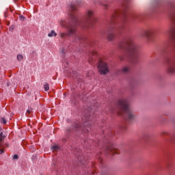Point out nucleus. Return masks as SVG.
<instances>
[{"label": "nucleus", "instance_id": "obj_11", "mask_svg": "<svg viewBox=\"0 0 175 175\" xmlns=\"http://www.w3.org/2000/svg\"><path fill=\"white\" fill-rule=\"evenodd\" d=\"M18 156H17L16 154L14 155V159H18Z\"/></svg>", "mask_w": 175, "mask_h": 175}, {"label": "nucleus", "instance_id": "obj_8", "mask_svg": "<svg viewBox=\"0 0 175 175\" xmlns=\"http://www.w3.org/2000/svg\"><path fill=\"white\" fill-rule=\"evenodd\" d=\"M23 58H24V57L23 56V55H17V59L18 61H21L23 59Z\"/></svg>", "mask_w": 175, "mask_h": 175}, {"label": "nucleus", "instance_id": "obj_4", "mask_svg": "<svg viewBox=\"0 0 175 175\" xmlns=\"http://www.w3.org/2000/svg\"><path fill=\"white\" fill-rule=\"evenodd\" d=\"M48 36L49 37V38H51V37H53V36H57V33H55V31H51L49 34H48Z\"/></svg>", "mask_w": 175, "mask_h": 175}, {"label": "nucleus", "instance_id": "obj_6", "mask_svg": "<svg viewBox=\"0 0 175 175\" xmlns=\"http://www.w3.org/2000/svg\"><path fill=\"white\" fill-rule=\"evenodd\" d=\"M44 91H49L50 90V87L49 86L48 83H46L44 85Z\"/></svg>", "mask_w": 175, "mask_h": 175}, {"label": "nucleus", "instance_id": "obj_14", "mask_svg": "<svg viewBox=\"0 0 175 175\" xmlns=\"http://www.w3.org/2000/svg\"><path fill=\"white\" fill-rule=\"evenodd\" d=\"M0 152H1V154H3V150L2 149H1V150H0Z\"/></svg>", "mask_w": 175, "mask_h": 175}, {"label": "nucleus", "instance_id": "obj_5", "mask_svg": "<svg viewBox=\"0 0 175 175\" xmlns=\"http://www.w3.org/2000/svg\"><path fill=\"white\" fill-rule=\"evenodd\" d=\"M75 28L70 29L69 31L67 33V35H72V33H75Z\"/></svg>", "mask_w": 175, "mask_h": 175}, {"label": "nucleus", "instance_id": "obj_2", "mask_svg": "<svg viewBox=\"0 0 175 175\" xmlns=\"http://www.w3.org/2000/svg\"><path fill=\"white\" fill-rule=\"evenodd\" d=\"M119 106L120 107L121 110H123V111H125V113H128V104H126V101H119Z\"/></svg>", "mask_w": 175, "mask_h": 175}, {"label": "nucleus", "instance_id": "obj_1", "mask_svg": "<svg viewBox=\"0 0 175 175\" xmlns=\"http://www.w3.org/2000/svg\"><path fill=\"white\" fill-rule=\"evenodd\" d=\"M97 68L100 72V75H107V73H109L107 63L103 60L99 61Z\"/></svg>", "mask_w": 175, "mask_h": 175}, {"label": "nucleus", "instance_id": "obj_10", "mask_svg": "<svg viewBox=\"0 0 175 175\" xmlns=\"http://www.w3.org/2000/svg\"><path fill=\"white\" fill-rule=\"evenodd\" d=\"M1 121L3 124H6V120L4 118H1Z\"/></svg>", "mask_w": 175, "mask_h": 175}, {"label": "nucleus", "instance_id": "obj_13", "mask_svg": "<svg viewBox=\"0 0 175 175\" xmlns=\"http://www.w3.org/2000/svg\"><path fill=\"white\" fill-rule=\"evenodd\" d=\"M124 72H126V70H128V68H125L123 69Z\"/></svg>", "mask_w": 175, "mask_h": 175}, {"label": "nucleus", "instance_id": "obj_15", "mask_svg": "<svg viewBox=\"0 0 175 175\" xmlns=\"http://www.w3.org/2000/svg\"><path fill=\"white\" fill-rule=\"evenodd\" d=\"M27 112L29 113V110H27Z\"/></svg>", "mask_w": 175, "mask_h": 175}, {"label": "nucleus", "instance_id": "obj_12", "mask_svg": "<svg viewBox=\"0 0 175 175\" xmlns=\"http://www.w3.org/2000/svg\"><path fill=\"white\" fill-rule=\"evenodd\" d=\"M20 18H21V20H24V16H20Z\"/></svg>", "mask_w": 175, "mask_h": 175}, {"label": "nucleus", "instance_id": "obj_3", "mask_svg": "<svg viewBox=\"0 0 175 175\" xmlns=\"http://www.w3.org/2000/svg\"><path fill=\"white\" fill-rule=\"evenodd\" d=\"M86 16L89 18H91V17H92V16H94V11L92 10H88L87 12Z\"/></svg>", "mask_w": 175, "mask_h": 175}, {"label": "nucleus", "instance_id": "obj_7", "mask_svg": "<svg viewBox=\"0 0 175 175\" xmlns=\"http://www.w3.org/2000/svg\"><path fill=\"white\" fill-rule=\"evenodd\" d=\"M2 135H3V133L1 132V133H0V142H3V140H5V137L3 136Z\"/></svg>", "mask_w": 175, "mask_h": 175}, {"label": "nucleus", "instance_id": "obj_9", "mask_svg": "<svg viewBox=\"0 0 175 175\" xmlns=\"http://www.w3.org/2000/svg\"><path fill=\"white\" fill-rule=\"evenodd\" d=\"M56 148H58V146H57V145H54V146H53L51 147V149H52V150H56Z\"/></svg>", "mask_w": 175, "mask_h": 175}]
</instances>
